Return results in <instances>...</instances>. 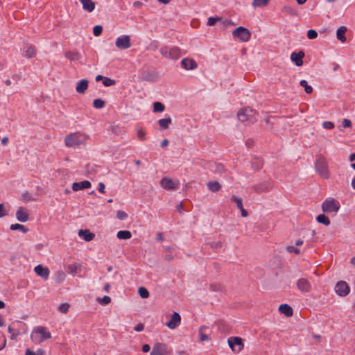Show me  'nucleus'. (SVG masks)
<instances>
[{
    "instance_id": "43",
    "label": "nucleus",
    "mask_w": 355,
    "mask_h": 355,
    "mask_svg": "<svg viewBox=\"0 0 355 355\" xmlns=\"http://www.w3.org/2000/svg\"><path fill=\"white\" fill-rule=\"evenodd\" d=\"M12 325L14 327L17 325V329H19V331L21 330L23 334H26L27 331V326L23 322L17 321L15 323H13Z\"/></svg>"
},
{
    "instance_id": "4",
    "label": "nucleus",
    "mask_w": 355,
    "mask_h": 355,
    "mask_svg": "<svg viewBox=\"0 0 355 355\" xmlns=\"http://www.w3.org/2000/svg\"><path fill=\"white\" fill-rule=\"evenodd\" d=\"M340 209V205L334 198L326 199L322 204V209L325 213H337Z\"/></svg>"
},
{
    "instance_id": "45",
    "label": "nucleus",
    "mask_w": 355,
    "mask_h": 355,
    "mask_svg": "<svg viewBox=\"0 0 355 355\" xmlns=\"http://www.w3.org/2000/svg\"><path fill=\"white\" fill-rule=\"evenodd\" d=\"M25 355H45L44 349L39 348L36 352H33L30 349H27L25 352Z\"/></svg>"
},
{
    "instance_id": "3",
    "label": "nucleus",
    "mask_w": 355,
    "mask_h": 355,
    "mask_svg": "<svg viewBox=\"0 0 355 355\" xmlns=\"http://www.w3.org/2000/svg\"><path fill=\"white\" fill-rule=\"evenodd\" d=\"M232 36L241 42H248L251 38V33L247 28L239 26L233 31Z\"/></svg>"
},
{
    "instance_id": "44",
    "label": "nucleus",
    "mask_w": 355,
    "mask_h": 355,
    "mask_svg": "<svg viewBox=\"0 0 355 355\" xmlns=\"http://www.w3.org/2000/svg\"><path fill=\"white\" fill-rule=\"evenodd\" d=\"M105 102L101 98L94 99L93 106L96 109H102L105 107Z\"/></svg>"
},
{
    "instance_id": "13",
    "label": "nucleus",
    "mask_w": 355,
    "mask_h": 355,
    "mask_svg": "<svg viewBox=\"0 0 355 355\" xmlns=\"http://www.w3.org/2000/svg\"><path fill=\"white\" fill-rule=\"evenodd\" d=\"M297 288L302 293H308L311 289V285L307 279L300 278L296 283Z\"/></svg>"
},
{
    "instance_id": "26",
    "label": "nucleus",
    "mask_w": 355,
    "mask_h": 355,
    "mask_svg": "<svg viewBox=\"0 0 355 355\" xmlns=\"http://www.w3.org/2000/svg\"><path fill=\"white\" fill-rule=\"evenodd\" d=\"M80 3L83 5V8L89 12L95 9V3L92 0H80Z\"/></svg>"
},
{
    "instance_id": "49",
    "label": "nucleus",
    "mask_w": 355,
    "mask_h": 355,
    "mask_svg": "<svg viewBox=\"0 0 355 355\" xmlns=\"http://www.w3.org/2000/svg\"><path fill=\"white\" fill-rule=\"evenodd\" d=\"M69 304L68 303H62L58 306V311L63 313H67L69 310Z\"/></svg>"
},
{
    "instance_id": "12",
    "label": "nucleus",
    "mask_w": 355,
    "mask_h": 355,
    "mask_svg": "<svg viewBox=\"0 0 355 355\" xmlns=\"http://www.w3.org/2000/svg\"><path fill=\"white\" fill-rule=\"evenodd\" d=\"M161 187L168 191H173L178 188L177 184L170 178L164 177L160 181Z\"/></svg>"
},
{
    "instance_id": "46",
    "label": "nucleus",
    "mask_w": 355,
    "mask_h": 355,
    "mask_svg": "<svg viewBox=\"0 0 355 355\" xmlns=\"http://www.w3.org/2000/svg\"><path fill=\"white\" fill-rule=\"evenodd\" d=\"M116 217L121 220H125L128 218V216L126 212L122 210H119L116 211Z\"/></svg>"
},
{
    "instance_id": "28",
    "label": "nucleus",
    "mask_w": 355,
    "mask_h": 355,
    "mask_svg": "<svg viewBox=\"0 0 355 355\" xmlns=\"http://www.w3.org/2000/svg\"><path fill=\"white\" fill-rule=\"evenodd\" d=\"M263 165V162L261 157H254L251 160V166L252 168L255 170H259L262 168Z\"/></svg>"
},
{
    "instance_id": "63",
    "label": "nucleus",
    "mask_w": 355,
    "mask_h": 355,
    "mask_svg": "<svg viewBox=\"0 0 355 355\" xmlns=\"http://www.w3.org/2000/svg\"><path fill=\"white\" fill-rule=\"evenodd\" d=\"M8 214L6 211L4 209V205L0 203V218H2L5 216H6Z\"/></svg>"
},
{
    "instance_id": "18",
    "label": "nucleus",
    "mask_w": 355,
    "mask_h": 355,
    "mask_svg": "<svg viewBox=\"0 0 355 355\" xmlns=\"http://www.w3.org/2000/svg\"><path fill=\"white\" fill-rule=\"evenodd\" d=\"M34 271L38 276L42 277L44 279H48L50 272L47 267H44L43 266L39 264L35 267Z\"/></svg>"
},
{
    "instance_id": "51",
    "label": "nucleus",
    "mask_w": 355,
    "mask_h": 355,
    "mask_svg": "<svg viewBox=\"0 0 355 355\" xmlns=\"http://www.w3.org/2000/svg\"><path fill=\"white\" fill-rule=\"evenodd\" d=\"M282 11L290 15H295L296 14L295 11L291 6H284L282 8Z\"/></svg>"
},
{
    "instance_id": "52",
    "label": "nucleus",
    "mask_w": 355,
    "mask_h": 355,
    "mask_svg": "<svg viewBox=\"0 0 355 355\" xmlns=\"http://www.w3.org/2000/svg\"><path fill=\"white\" fill-rule=\"evenodd\" d=\"M98 302L103 305H107L111 302V298L109 296H104L103 297H99L97 299Z\"/></svg>"
},
{
    "instance_id": "15",
    "label": "nucleus",
    "mask_w": 355,
    "mask_h": 355,
    "mask_svg": "<svg viewBox=\"0 0 355 355\" xmlns=\"http://www.w3.org/2000/svg\"><path fill=\"white\" fill-rule=\"evenodd\" d=\"M181 67L186 70H193L197 68V62L191 58H186L181 60Z\"/></svg>"
},
{
    "instance_id": "6",
    "label": "nucleus",
    "mask_w": 355,
    "mask_h": 355,
    "mask_svg": "<svg viewBox=\"0 0 355 355\" xmlns=\"http://www.w3.org/2000/svg\"><path fill=\"white\" fill-rule=\"evenodd\" d=\"M228 345L232 350L234 352H241L243 347L244 345L243 343V340L240 337L232 336L230 337L227 340Z\"/></svg>"
},
{
    "instance_id": "16",
    "label": "nucleus",
    "mask_w": 355,
    "mask_h": 355,
    "mask_svg": "<svg viewBox=\"0 0 355 355\" xmlns=\"http://www.w3.org/2000/svg\"><path fill=\"white\" fill-rule=\"evenodd\" d=\"M304 52L300 51L299 52H293L291 55V60L295 64L296 66L300 67L303 64V58L304 57Z\"/></svg>"
},
{
    "instance_id": "11",
    "label": "nucleus",
    "mask_w": 355,
    "mask_h": 355,
    "mask_svg": "<svg viewBox=\"0 0 355 355\" xmlns=\"http://www.w3.org/2000/svg\"><path fill=\"white\" fill-rule=\"evenodd\" d=\"M159 78V73L156 71H144L141 73V79L147 82H156Z\"/></svg>"
},
{
    "instance_id": "1",
    "label": "nucleus",
    "mask_w": 355,
    "mask_h": 355,
    "mask_svg": "<svg viewBox=\"0 0 355 355\" xmlns=\"http://www.w3.org/2000/svg\"><path fill=\"white\" fill-rule=\"evenodd\" d=\"M87 137L80 132H74L67 135L64 138L65 145L67 147L76 148L80 145H85Z\"/></svg>"
},
{
    "instance_id": "53",
    "label": "nucleus",
    "mask_w": 355,
    "mask_h": 355,
    "mask_svg": "<svg viewBox=\"0 0 355 355\" xmlns=\"http://www.w3.org/2000/svg\"><path fill=\"white\" fill-rule=\"evenodd\" d=\"M103 32V26L101 25H96L93 28V34L94 36H99Z\"/></svg>"
},
{
    "instance_id": "34",
    "label": "nucleus",
    "mask_w": 355,
    "mask_h": 355,
    "mask_svg": "<svg viewBox=\"0 0 355 355\" xmlns=\"http://www.w3.org/2000/svg\"><path fill=\"white\" fill-rule=\"evenodd\" d=\"M316 221L319 223L323 224L326 226L330 225L329 218L324 214H320L316 217Z\"/></svg>"
},
{
    "instance_id": "62",
    "label": "nucleus",
    "mask_w": 355,
    "mask_h": 355,
    "mask_svg": "<svg viewBox=\"0 0 355 355\" xmlns=\"http://www.w3.org/2000/svg\"><path fill=\"white\" fill-rule=\"evenodd\" d=\"M210 289L214 291H221L222 286L220 284H211Z\"/></svg>"
},
{
    "instance_id": "48",
    "label": "nucleus",
    "mask_w": 355,
    "mask_h": 355,
    "mask_svg": "<svg viewBox=\"0 0 355 355\" xmlns=\"http://www.w3.org/2000/svg\"><path fill=\"white\" fill-rule=\"evenodd\" d=\"M221 18L219 17H209L207 19V25L209 26H214L216 23Z\"/></svg>"
},
{
    "instance_id": "36",
    "label": "nucleus",
    "mask_w": 355,
    "mask_h": 355,
    "mask_svg": "<svg viewBox=\"0 0 355 355\" xmlns=\"http://www.w3.org/2000/svg\"><path fill=\"white\" fill-rule=\"evenodd\" d=\"M36 55V49L33 45H29L25 51V56L27 58H32Z\"/></svg>"
},
{
    "instance_id": "14",
    "label": "nucleus",
    "mask_w": 355,
    "mask_h": 355,
    "mask_svg": "<svg viewBox=\"0 0 355 355\" xmlns=\"http://www.w3.org/2000/svg\"><path fill=\"white\" fill-rule=\"evenodd\" d=\"M33 333L40 334L42 336L41 341L49 339L51 338V334L49 331H46V327L39 326L36 329H34ZM31 338L32 340L34 339L33 334L31 335Z\"/></svg>"
},
{
    "instance_id": "29",
    "label": "nucleus",
    "mask_w": 355,
    "mask_h": 355,
    "mask_svg": "<svg viewBox=\"0 0 355 355\" xmlns=\"http://www.w3.org/2000/svg\"><path fill=\"white\" fill-rule=\"evenodd\" d=\"M65 57L71 61L79 60L82 58L80 53L78 51H67Z\"/></svg>"
},
{
    "instance_id": "2",
    "label": "nucleus",
    "mask_w": 355,
    "mask_h": 355,
    "mask_svg": "<svg viewBox=\"0 0 355 355\" xmlns=\"http://www.w3.org/2000/svg\"><path fill=\"white\" fill-rule=\"evenodd\" d=\"M315 168L317 172L324 178L328 179L329 178V171L327 168V163L326 160L319 157L316 159L315 162Z\"/></svg>"
},
{
    "instance_id": "58",
    "label": "nucleus",
    "mask_w": 355,
    "mask_h": 355,
    "mask_svg": "<svg viewBox=\"0 0 355 355\" xmlns=\"http://www.w3.org/2000/svg\"><path fill=\"white\" fill-rule=\"evenodd\" d=\"M322 127L325 129L331 130L334 128V124L331 121H324Z\"/></svg>"
},
{
    "instance_id": "60",
    "label": "nucleus",
    "mask_w": 355,
    "mask_h": 355,
    "mask_svg": "<svg viewBox=\"0 0 355 355\" xmlns=\"http://www.w3.org/2000/svg\"><path fill=\"white\" fill-rule=\"evenodd\" d=\"M342 125L344 128H351L352 127V122L350 120L347 119H344L342 122Z\"/></svg>"
},
{
    "instance_id": "8",
    "label": "nucleus",
    "mask_w": 355,
    "mask_h": 355,
    "mask_svg": "<svg viewBox=\"0 0 355 355\" xmlns=\"http://www.w3.org/2000/svg\"><path fill=\"white\" fill-rule=\"evenodd\" d=\"M336 293L341 297L347 295L350 292V287L345 281H339L335 286Z\"/></svg>"
},
{
    "instance_id": "59",
    "label": "nucleus",
    "mask_w": 355,
    "mask_h": 355,
    "mask_svg": "<svg viewBox=\"0 0 355 355\" xmlns=\"http://www.w3.org/2000/svg\"><path fill=\"white\" fill-rule=\"evenodd\" d=\"M77 268L78 267L76 264L69 265L68 266V272L71 274H73V273L76 272Z\"/></svg>"
},
{
    "instance_id": "7",
    "label": "nucleus",
    "mask_w": 355,
    "mask_h": 355,
    "mask_svg": "<svg viewBox=\"0 0 355 355\" xmlns=\"http://www.w3.org/2000/svg\"><path fill=\"white\" fill-rule=\"evenodd\" d=\"M150 355H171V352L168 350L166 344L162 343H156L153 347Z\"/></svg>"
},
{
    "instance_id": "27",
    "label": "nucleus",
    "mask_w": 355,
    "mask_h": 355,
    "mask_svg": "<svg viewBox=\"0 0 355 355\" xmlns=\"http://www.w3.org/2000/svg\"><path fill=\"white\" fill-rule=\"evenodd\" d=\"M347 31V27L343 26L339 27L336 31V37L341 42H345L346 41L345 33Z\"/></svg>"
},
{
    "instance_id": "35",
    "label": "nucleus",
    "mask_w": 355,
    "mask_h": 355,
    "mask_svg": "<svg viewBox=\"0 0 355 355\" xmlns=\"http://www.w3.org/2000/svg\"><path fill=\"white\" fill-rule=\"evenodd\" d=\"M270 0H253L252 6L254 8H263L268 5Z\"/></svg>"
},
{
    "instance_id": "41",
    "label": "nucleus",
    "mask_w": 355,
    "mask_h": 355,
    "mask_svg": "<svg viewBox=\"0 0 355 355\" xmlns=\"http://www.w3.org/2000/svg\"><path fill=\"white\" fill-rule=\"evenodd\" d=\"M138 293L139 296L143 299H146L149 297V291L144 286H141L138 289Z\"/></svg>"
},
{
    "instance_id": "57",
    "label": "nucleus",
    "mask_w": 355,
    "mask_h": 355,
    "mask_svg": "<svg viewBox=\"0 0 355 355\" xmlns=\"http://www.w3.org/2000/svg\"><path fill=\"white\" fill-rule=\"evenodd\" d=\"M137 137L139 139L142 140V141L146 139V132L142 128H140L138 130Z\"/></svg>"
},
{
    "instance_id": "42",
    "label": "nucleus",
    "mask_w": 355,
    "mask_h": 355,
    "mask_svg": "<svg viewBox=\"0 0 355 355\" xmlns=\"http://www.w3.org/2000/svg\"><path fill=\"white\" fill-rule=\"evenodd\" d=\"M8 332L11 334L10 338L14 340L16 338L17 336H19L21 332H19V329H17L13 327L9 326L8 328Z\"/></svg>"
},
{
    "instance_id": "33",
    "label": "nucleus",
    "mask_w": 355,
    "mask_h": 355,
    "mask_svg": "<svg viewBox=\"0 0 355 355\" xmlns=\"http://www.w3.org/2000/svg\"><path fill=\"white\" fill-rule=\"evenodd\" d=\"M172 122V119L170 116L159 119L157 123L160 127L164 130L168 128V125Z\"/></svg>"
},
{
    "instance_id": "25",
    "label": "nucleus",
    "mask_w": 355,
    "mask_h": 355,
    "mask_svg": "<svg viewBox=\"0 0 355 355\" xmlns=\"http://www.w3.org/2000/svg\"><path fill=\"white\" fill-rule=\"evenodd\" d=\"M78 235L83 238L85 241H91L95 236L94 234L92 233L89 230H80Z\"/></svg>"
},
{
    "instance_id": "39",
    "label": "nucleus",
    "mask_w": 355,
    "mask_h": 355,
    "mask_svg": "<svg viewBox=\"0 0 355 355\" xmlns=\"http://www.w3.org/2000/svg\"><path fill=\"white\" fill-rule=\"evenodd\" d=\"M207 186L209 189L213 192L218 191L220 189V184L216 181L209 182Z\"/></svg>"
},
{
    "instance_id": "38",
    "label": "nucleus",
    "mask_w": 355,
    "mask_h": 355,
    "mask_svg": "<svg viewBox=\"0 0 355 355\" xmlns=\"http://www.w3.org/2000/svg\"><path fill=\"white\" fill-rule=\"evenodd\" d=\"M164 105L159 101L153 103V112H162L164 111Z\"/></svg>"
},
{
    "instance_id": "19",
    "label": "nucleus",
    "mask_w": 355,
    "mask_h": 355,
    "mask_svg": "<svg viewBox=\"0 0 355 355\" xmlns=\"http://www.w3.org/2000/svg\"><path fill=\"white\" fill-rule=\"evenodd\" d=\"M181 321V317L177 312H174L171 316V319L167 323V327L169 329H173L180 325Z\"/></svg>"
},
{
    "instance_id": "22",
    "label": "nucleus",
    "mask_w": 355,
    "mask_h": 355,
    "mask_svg": "<svg viewBox=\"0 0 355 355\" xmlns=\"http://www.w3.org/2000/svg\"><path fill=\"white\" fill-rule=\"evenodd\" d=\"M92 186V184L88 180H84L80 182H73L72 184V189L74 191H78L79 190L89 189Z\"/></svg>"
},
{
    "instance_id": "5",
    "label": "nucleus",
    "mask_w": 355,
    "mask_h": 355,
    "mask_svg": "<svg viewBox=\"0 0 355 355\" xmlns=\"http://www.w3.org/2000/svg\"><path fill=\"white\" fill-rule=\"evenodd\" d=\"M255 112L250 107L241 108L237 114L238 119L241 122H253L252 118Z\"/></svg>"
},
{
    "instance_id": "61",
    "label": "nucleus",
    "mask_w": 355,
    "mask_h": 355,
    "mask_svg": "<svg viewBox=\"0 0 355 355\" xmlns=\"http://www.w3.org/2000/svg\"><path fill=\"white\" fill-rule=\"evenodd\" d=\"M210 246L211 248L217 249L221 248L223 246V243L220 241L212 242L210 243Z\"/></svg>"
},
{
    "instance_id": "40",
    "label": "nucleus",
    "mask_w": 355,
    "mask_h": 355,
    "mask_svg": "<svg viewBox=\"0 0 355 355\" xmlns=\"http://www.w3.org/2000/svg\"><path fill=\"white\" fill-rule=\"evenodd\" d=\"M300 85L304 88V91L306 94H311L313 92V88L311 85H308V83L305 80H302L300 82Z\"/></svg>"
},
{
    "instance_id": "56",
    "label": "nucleus",
    "mask_w": 355,
    "mask_h": 355,
    "mask_svg": "<svg viewBox=\"0 0 355 355\" xmlns=\"http://www.w3.org/2000/svg\"><path fill=\"white\" fill-rule=\"evenodd\" d=\"M286 250L288 252H293L295 254H299L300 253V250L299 248H295V247L292 246V245L287 246L286 247Z\"/></svg>"
},
{
    "instance_id": "31",
    "label": "nucleus",
    "mask_w": 355,
    "mask_h": 355,
    "mask_svg": "<svg viewBox=\"0 0 355 355\" xmlns=\"http://www.w3.org/2000/svg\"><path fill=\"white\" fill-rule=\"evenodd\" d=\"M211 171L215 173L221 174L225 171V166L221 163H214L211 166Z\"/></svg>"
},
{
    "instance_id": "21",
    "label": "nucleus",
    "mask_w": 355,
    "mask_h": 355,
    "mask_svg": "<svg viewBox=\"0 0 355 355\" xmlns=\"http://www.w3.org/2000/svg\"><path fill=\"white\" fill-rule=\"evenodd\" d=\"M208 332H210L209 327L202 326L200 327L198 333H199V339L200 341H207L211 340V338L209 336Z\"/></svg>"
},
{
    "instance_id": "17",
    "label": "nucleus",
    "mask_w": 355,
    "mask_h": 355,
    "mask_svg": "<svg viewBox=\"0 0 355 355\" xmlns=\"http://www.w3.org/2000/svg\"><path fill=\"white\" fill-rule=\"evenodd\" d=\"M231 200L236 204V207L241 211V216L243 217H247L248 216V212L243 208V200L241 198L232 196L231 197Z\"/></svg>"
},
{
    "instance_id": "37",
    "label": "nucleus",
    "mask_w": 355,
    "mask_h": 355,
    "mask_svg": "<svg viewBox=\"0 0 355 355\" xmlns=\"http://www.w3.org/2000/svg\"><path fill=\"white\" fill-rule=\"evenodd\" d=\"M10 229L11 230H20L24 233H26L28 231L27 227L19 223L12 224L10 227Z\"/></svg>"
},
{
    "instance_id": "54",
    "label": "nucleus",
    "mask_w": 355,
    "mask_h": 355,
    "mask_svg": "<svg viewBox=\"0 0 355 355\" xmlns=\"http://www.w3.org/2000/svg\"><path fill=\"white\" fill-rule=\"evenodd\" d=\"M306 35L309 40H313L318 37V33L313 29H310L307 31Z\"/></svg>"
},
{
    "instance_id": "23",
    "label": "nucleus",
    "mask_w": 355,
    "mask_h": 355,
    "mask_svg": "<svg viewBox=\"0 0 355 355\" xmlns=\"http://www.w3.org/2000/svg\"><path fill=\"white\" fill-rule=\"evenodd\" d=\"M88 80L86 79L80 80L76 87V91L78 94H84L88 88Z\"/></svg>"
},
{
    "instance_id": "30",
    "label": "nucleus",
    "mask_w": 355,
    "mask_h": 355,
    "mask_svg": "<svg viewBox=\"0 0 355 355\" xmlns=\"http://www.w3.org/2000/svg\"><path fill=\"white\" fill-rule=\"evenodd\" d=\"M168 53L170 55V59H173V60H177L181 55L180 49L176 46L170 48V50H168Z\"/></svg>"
},
{
    "instance_id": "32",
    "label": "nucleus",
    "mask_w": 355,
    "mask_h": 355,
    "mask_svg": "<svg viewBox=\"0 0 355 355\" xmlns=\"http://www.w3.org/2000/svg\"><path fill=\"white\" fill-rule=\"evenodd\" d=\"M116 237L119 239H129L132 237V233L129 230H120L117 232Z\"/></svg>"
},
{
    "instance_id": "47",
    "label": "nucleus",
    "mask_w": 355,
    "mask_h": 355,
    "mask_svg": "<svg viewBox=\"0 0 355 355\" xmlns=\"http://www.w3.org/2000/svg\"><path fill=\"white\" fill-rule=\"evenodd\" d=\"M116 81L114 79H112L108 77H105L103 78V84L105 87H110L115 85Z\"/></svg>"
},
{
    "instance_id": "20",
    "label": "nucleus",
    "mask_w": 355,
    "mask_h": 355,
    "mask_svg": "<svg viewBox=\"0 0 355 355\" xmlns=\"http://www.w3.org/2000/svg\"><path fill=\"white\" fill-rule=\"evenodd\" d=\"M28 213L27 212L26 208L23 207H20L16 212V218L21 223H25L28 220Z\"/></svg>"
},
{
    "instance_id": "10",
    "label": "nucleus",
    "mask_w": 355,
    "mask_h": 355,
    "mask_svg": "<svg viewBox=\"0 0 355 355\" xmlns=\"http://www.w3.org/2000/svg\"><path fill=\"white\" fill-rule=\"evenodd\" d=\"M116 46L120 49H127L130 47V37L128 35L118 37L115 42Z\"/></svg>"
},
{
    "instance_id": "50",
    "label": "nucleus",
    "mask_w": 355,
    "mask_h": 355,
    "mask_svg": "<svg viewBox=\"0 0 355 355\" xmlns=\"http://www.w3.org/2000/svg\"><path fill=\"white\" fill-rule=\"evenodd\" d=\"M24 202H28L33 200L34 198L31 196V195L27 191H24L21 193V198Z\"/></svg>"
},
{
    "instance_id": "55",
    "label": "nucleus",
    "mask_w": 355,
    "mask_h": 355,
    "mask_svg": "<svg viewBox=\"0 0 355 355\" xmlns=\"http://www.w3.org/2000/svg\"><path fill=\"white\" fill-rule=\"evenodd\" d=\"M168 50H170V48L168 47V46H164V47H162L159 50L160 51V53L164 56L165 58H170V55H169V53H168Z\"/></svg>"
},
{
    "instance_id": "64",
    "label": "nucleus",
    "mask_w": 355,
    "mask_h": 355,
    "mask_svg": "<svg viewBox=\"0 0 355 355\" xmlns=\"http://www.w3.org/2000/svg\"><path fill=\"white\" fill-rule=\"evenodd\" d=\"M144 329V325L142 324V323H139L137 324L135 327H134V330L137 331V332H139V331H141Z\"/></svg>"
},
{
    "instance_id": "9",
    "label": "nucleus",
    "mask_w": 355,
    "mask_h": 355,
    "mask_svg": "<svg viewBox=\"0 0 355 355\" xmlns=\"http://www.w3.org/2000/svg\"><path fill=\"white\" fill-rule=\"evenodd\" d=\"M272 182L271 180H266L252 187L254 191L257 193L267 192L272 188Z\"/></svg>"
},
{
    "instance_id": "24",
    "label": "nucleus",
    "mask_w": 355,
    "mask_h": 355,
    "mask_svg": "<svg viewBox=\"0 0 355 355\" xmlns=\"http://www.w3.org/2000/svg\"><path fill=\"white\" fill-rule=\"evenodd\" d=\"M279 311L286 317H291L293 314V308L287 304H282L279 306Z\"/></svg>"
}]
</instances>
